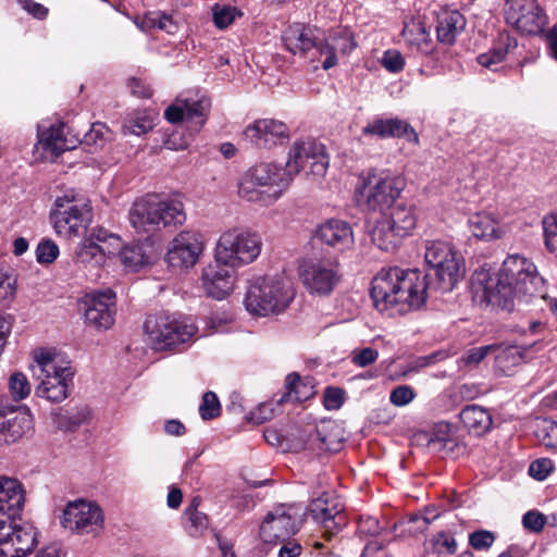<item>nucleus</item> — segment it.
<instances>
[{
  "label": "nucleus",
  "mask_w": 557,
  "mask_h": 557,
  "mask_svg": "<svg viewBox=\"0 0 557 557\" xmlns=\"http://www.w3.org/2000/svg\"><path fill=\"white\" fill-rule=\"evenodd\" d=\"M466 23L465 16L458 10L441 9L436 15L437 40L446 46L454 45L465 29Z\"/></svg>",
  "instance_id": "bb28decb"
},
{
  "label": "nucleus",
  "mask_w": 557,
  "mask_h": 557,
  "mask_svg": "<svg viewBox=\"0 0 557 557\" xmlns=\"http://www.w3.org/2000/svg\"><path fill=\"white\" fill-rule=\"evenodd\" d=\"M433 546L440 554H455L457 550V542L455 537L445 531L438 532L433 537Z\"/></svg>",
  "instance_id": "338daca9"
},
{
  "label": "nucleus",
  "mask_w": 557,
  "mask_h": 557,
  "mask_svg": "<svg viewBox=\"0 0 557 557\" xmlns=\"http://www.w3.org/2000/svg\"><path fill=\"white\" fill-rule=\"evenodd\" d=\"M403 237L408 236L416 227L417 216L411 206L397 203L385 219Z\"/></svg>",
  "instance_id": "e433bc0d"
},
{
  "label": "nucleus",
  "mask_w": 557,
  "mask_h": 557,
  "mask_svg": "<svg viewBox=\"0 0 557 557\" xmlns=\"http://www.w3.org/2000/svg\"><path fill=\"white\" fill-rule=\"evenodd\" d=\"M309 511L312 519L323 527V537L327 541L347 524L344 504L333 491L323 492L312 499Z\"/></svg>",
  "instance_id": "9b49d317"
},
{
  "label": "nucleus",
  "mask_w": 557,
  "mask_h": 557,
  "mask_svg": "<svg viewBox=\"0 0 557 557\" xmlns=\"http://www.w3.org/2000/svg\"><path fill=\"white\" fill-rule=\"evenodd\" d=\"M24 504L23 484L17 479L0 476V515L16 518L22 512Z\"/></svg>",
  "instance_id": "a878e982"
},
{
  "label": "nucleus",
  "mask_w": 557,
  "mask_h": 557,
  "mask_svg": "<svg viewBox=\"0 0 557 557\" xmlns=\"http://www.w3.org/2000/svg\"><path fill=\"white\" fill-rule=\"evenodd\" d=\"M0 515V557H5V554L12 553L9 546L10 536L14 533V520Z\"/></svg>",
  "instance_id": "0e129e2a"
},
{
  "label": "nucleus",
  "mask_w": 557,
  "mask_h": 557,
  "mask_svg": "<svg viewBox=\"0 0 557 557\" xmlns=\"http://www.w3.org/2000/svg\"><path fill=\"white\" fill-rule=\"evenodd\" d=\"M152 127L153 120L147 114H141L136 117L129 119L123 125V133L140 136L143 134L148 133L150 129H152Z\"/></svg>",
  "instance_id": "13d9d810"
},
{
  "label": "nucleus",
  "mask_w": 557,
  "mask_h": 557,
  "mask_svg": "<svg viewBox=\"0 0 557 557\" xmlns=\"http://www.w3.org/2000/svg\"><path fill=\"white\" fill-rule=\"evenodd\" d=\"M282 38L286 49L293 54H305L317 45L312 29L302 24L288 26Z\"/></svg>",
  "instance_id": "c85d7f7f"
},
{
  "label": "nucleus",
  "mask_w": 557,
  "mask_h": 557,
  "mask_svg": "<svg viewBox=\"0 0 557 557\" xmlns=\"http://www.w3.org/2000/svg\"><path fill=\"white\" fill-rule=\"evenodd\" d=\"M197 330L187 318L169 312L150 314L144 323L148 343L157 351L180 348L194 338Z\"/></svg>",
  "instance_id": "39448f33"
},
{
  "label": "nucleus",
  "mask_w": 557,
  "mask_h": 557,
  "mask_svg": "<svg viewBox=\"0 0 557 557\" xmlns=\"http://www.w3.org/2000/svg\"><path fill=\"white\" fill-rule=\"evenodd\" d=\"M403 36L409 45L416 46L421 53L429 54L433 51L430 34L421 22L405 25Z\"/></svg>",
  "instance_id": "a19ab883"
},
{
  "label": "nucleus",
  "mask_w": 557,
  "mask_h": 557,
  "mask_svg": "<svg viewBox=\"0 0 557 557\" xmlns=\"http://www.w3.org/2000/svg\"><path fill=\"white\" fill-rule=\"evenodd\" d=\"M286 392L276 400V405H282L288 401L300 403L308 398V394L302 389L307 385L301 382V377L297 372L289 373L285 379Z\"/></svg>",
  "instance_id": "c03bdc74"
},
{
  "label": "nucleus",
  "mask_w": 557,
  "mask_h": 557,
  "mask_svg": "<svg viewBox=\"0 0 557 557\" xmlns=\"http://www.w3.org/2000/svg\"><path fill=\"white\" fill-rule=\"evenodd\" d=\"M109 134V128L100 122L94 123L88 132L84 133L83 138H76V141L86 146L102 147Z\"/></svg>",
  "instance_id": "8fccbe9b"
},
{
  "label": "nucleus",
  "mask_w": 557,
  "mask_h": 557,
  "mask_svg": "<svg viewBox=\"0 0 557 557\" xmlns=\"http://www.w3.org/2000/svg\"><path fill=\"white\" fill-rule=\"evenodd\" d=\"M122 263L132 269H137L146 263L145 253L140 246H127L117 251Z\"/></svg>",
  "instance_id": "5fc2aeb1"
},
{
  "label": "nucleus",
  "mask_w": 557,
  "mask_h": 557,
  "mask_svg": "<svg viewBox=\"0 0 557 557\" xmlns=\"http://www.w3.org/2000/svg\"><path fill=\"white\" fill-rule=\"evenodd\" d=\"M210 107V100L205 97L176 99L175 103L165 109L164 117L172 124L186 121L194 131L198 132L207 121Z\"/></svg>",
  "instance_id": "f3484780"
},
{
  "label": "nucleus",
  "mask_w": 557,
  "mask_h": 557,
  "mask_svg": "<svg viewBox=\"0 0 557 557\" xmlns=\"http://www.w3.org/2000/svg\"><path fill=\"white\" fill-rule=\"evenodd\" d=\"M137 25L141 29L147 28H158L161 30H165L168 34H174L177 30V25L173 21V17L169 14H165L163 12H149L145 14L143 17L140 24L137 23Z\"/></svg>",
  "instance_id": "a18cd8bd"
},
{
  "label": "nucleus",
  "mask_w": 557,
  "mask_h": 557,
  "mask_svg": "<svg viewBox=\"0 0 557 557\" xmlns=\"http://www.w3.org/2000/svg\"><path fill=\"white\" fill-rule=\"evenodd\" d=\"M460 421L469 432L483 435L492 426V416L479 405H467L459 413Z\"/></svg>",
  "instance_id": "2f4dec72"
},
{
  "label": "nucleus",
  "mask_w": 557,
  "mask_h": 557,
  "mask_svg": "<svg viewBox=\"0 0 557 557\" xmlns=\"http://www.w3.org/2000/svg\"><path fill=\"white\" fill-rule=\"evenodd\" d=\"M91 418V410L88 406H82L74 412L60 411L54 414V423L57 426L65 432H74L81 425L87 423Z\"/></svg>",
  "instance_id": "79ce46f5"
},
{
  "label": "nucleus",
  "mask_w": 557,
  "mask_h": 557,
  "mask_svg": "<svg viewBox=\"0 0 557 557\" xmlns=\"http://www.w3.org/2000/svg\"><path fill=\"white\" fill-rule=\"evenodd\" d=\"M544 236L547 249L557 256V219L544 220Z\"/></svg>",
  "instance_id": "774afa93"
},
{
  "label": "nucleus",
  "mask_w": 557,
  "mask_h": 557,
  "mask_svg": "<svg viewBox=\"0 0 557 557\" xmlns=\"http://www.w3.org/2000/svg\"><path fill=\"white\" fill-rule=\"evenodd\" d=\"M198 499L194 498L191 504L186 508L187 517L186 530L191 536L200 535L208 528V517L203 512L198 511Z\"/></svg>",
  "instance_id": "49530a36"
},
{
  "label": "nucleus",
  "mask_w": 557,
  "mask_h": 557,
  "mask_svg": "<svg viewBox=\"0 0 557 557\" xmlns=\"http://www.w3.org/2000/svg\"><path fill=\"white\" fill-rule=\"evenodd\" d=\"M298 276L306 292L314 297H329L343 280L335 258L306 259L298 267Z\"/></svg>",
  "instance_id": "1a4fd4ad"
},
{
  "label": "nucleus",
  "mask_w": 557,
  "mask_h": 557,
  "mask_svg": "<svg viewBox=\"0 0 557 557\" xmlns=\"http://www.w3.org/2000/svg\"><path fill=\"white\" fill-rule=\"evenodd\" d=\"M246 174L268 191L280 189V197L293 180L287 164L282 168L275 163L264 162L252 166Z\"/></svg>",
  "instance_id": "b1692460"
},
{
  "label": "nucleus",
  "mask_w": 557,
  "mask_h": 557,
  "mask_svg": "<svg viewBox=\"0 0 557 557\" xmlns=\"http://www.w3.org/2000/svg\"><path fill=\"white\" fill-rule=\"evenodd\" d=\"M128 221L137 234L149 237L162 230L184 224L186 213L182 201L161 200L156 194H147L133 202Z\"/></svg>",
  "instance_id": "f03ea898"
},
{
  "label": "nucleus",
  "mask_w": 557,
  "mask_h": 557,
  "mask_svg": "<svg viewBox=\"0 0 557 557\" xmlns=\"http://www.w3.org/2000/svg\"><path fill=\"white\" fill-rule=\"evenodd\" d=\"M85 323L96 330H108L115 321V293L111 288L95 290L84 298Z\"/></svg>",
  "instance_id": "2eb2a0df"
},
{
  "label": "nucleus",
  "mask_w": 557,
  "mask_h": 557,
  "mask_svg": "<svg viewBox=\"0 0 557 557\" xmlns=\"http://www.w3.org/2000/svg\"><path fill=\"white\" fill-rule=\"evenodd\" d=\"M262 238L253 231L233 227L219 238L214 259L236 269L253 262L261 252Z\"/></svg>",
  "instance_id": "0eeeda50"
},
{
  "label": "nucleus",
  "mask_w": 557,
  "mask_h": 557,
  "mask_svg": "<svg viewBox=\"0 0 557 557\" xmlns=\"http://www.w3.org/2000/svg\"><path fill=\"white\" fill-rule=\"evenodd\" d=\"M9 546L11 552L5 557H25L37 544V533L32 524L17 525L14 523V533L10 536Z\"/></svg>",
  "instance_id": "7c9ffc66"
},
{
  "label": "nucleus",
  "mask_w": 557,
  "mask_h": 557,
  "mask_svg": "<svg viewBox=\"0 0 557 557\" xmlns=\"http://www.w3.org/2000/svg\"><path fill=\"white\" fill-rule=\"evenodd\" d=\"M33 431V417L27 410L0 404V443L13 444Z\"/></svg>",
  "instance_id": "412c9836"
},
{
  "label": "nucleus",
  "mask_w": 557,
  "mask_h": 557,
  "mask_svg": "<svg viewBox=\"0 0 557 557\" xmlns=\"http://www.w3.org/2000/svg\"><path fill=\"white\" fill-rule=\"evenodd\" d=\"M370 296L377 311L393 317L419 309L431 294L420 271L391 267L372 278Z\"/></svg>",
  "instance_id": "f257e3e1"
},
{
  "label": "nucleus",
  "mask_w": 557,
  "mask_h": 557,
  "mask_svg": "<svg viewBox=\"0 0 557 557\" xmlns=\"http://www.w3.org/2000/svg\"><path fill=\"white\" fill-rule=\"evenodd\" d=\"M301 520L293 506L280 505L270 511L260 525V539L271 545L288 541L300 529Z\"/></svg>",
  "instance_id": "f8f14e48"
},
{
  "label": "nucleus",
  "mask_w": 557,
  "mask_h": 557,
  "mask_svg": "<svg viewBox=\"0 0 557 557\" xmlns=\"http://www.w3.org/2000/svg\"><path fill=\"white\" fill-rule=\"evenodd\" d=\"M518 48V38L508 32L498 35L494 46L476 57V61L483 67L494 70V66L505 60L506 55Z\"/></svg>",
  "instance_id": "cd10ccee"
},
{
  "label": "nucleus",
  "mask_w": 557,
  "mask_h": 557,
  "mask_svg": "<svg viewBox=\"0 0 557 557\" xmlns=\"http://www.w3.org/2000/svg\"><path fill=\"white\" fill-rule=\"evenodd\" d=\"M9 391L14 400L25 399L30 393V384L25 374L15 372L10 376Z\"/></svg>",
  "instance_id": "603ef678"
},
{
  "label": "nucleus",
  "mask_w": 557,
  "mask_h": 557,
  "mask_svg": "<svg viewBox=\"0 0 557 557\" xmlns=\"http://www.w3.org/2000/svg\"><path fill=\"white\" fill-rule=\"evenodd\" d=\"M237 16H242V13L234 7H219L216 4L213 8V22L214 25L220 29L228 27L236 20Z\"/></svg>",
  "instance_id": "4d7b16f0"
},
{
  "label": "nucleus",
  "mask_w": 557,
  "mask_h": 557,
  "mask_svg": "<svg viewBox=\"0 0 557 557\" xmlns=\"http://www.w3.org/2000/svg\"><path fill=\"white\" fill-rule=\"evenodd\" d=\"M528 428L532 435L546 448L557 449V421L535 417L529 421Z\"/></svg>",
  "instance_id": "c9c22d12"
},
{
  "label": "nucleus",
  "mask_w": 557,
  "mask_h": 557,
  "mask_svg": "<svg viewBox=\"0 0 557 557\" xmlns=\"http://www.w3.org/2000/svg\"><path fill=\"white\" fill-rule=\"evenodd\" d=\"M424 259L430 271L421 277L431 296L451 292L462 277L460 260L453 245L445 240L425 242Z\"/></svg>",
  "instance_id": "7ed1b4c3"
},
{
  "label": "nucleus",
  "mask_w": 557,
  "mask_h": 557,
  "mask_svg": "<svg viewBox=\"0 0 557 557\" xmlns=\"http://www.w3.org/2000/svg\"><path fill=\"white\" fill-rule=\"evenodd\" d=\"M59 256V247L51 239L41 240L36 248V259L40 264L52 263Z\"/></svg>",
  "instance_id": "680f3d73"
},
{
  "label": "nucleus",
  "mask_w": 557,
  "mask_h": 557,
  "mask_svg": "<svg viewBox=\"0 0 557 557\" xmlns=\"http://www.w3.org/2000/svg\"><path fill=\"white\" fill-rule=\"evenodd\" d=\"M540 296L546 301L549 297L546 295V281L537 271L533 262L524 258V296Z\"/></svg>",
  "instance_id": "37998d69"
},
{
  "label": "nucleus",
  "mask_w": 557,
  "mask_h": 557,
  "mask_svg": "<svg viewBox=\"0 0 557 557\" xmlns=\"http://www.w3.org/2000/svg\"><path fill=\"white\" fill-rule=\"evenodd\" d=\"M495 540V533L488 530H476L469 534V545L475 550H487Z\"/></svg>",
  "instance_id": "e2e57ef3"
},
{
  "label": "nucleus",
  "mask_w": 557,
  "mask_h": 557,
  "mask_svg": "<svg viewBox=\"0 0 557 557\" xmlns=\"http://www.w3.org/2000/svg\"><path fill=\"white\" fill-rule=\"evenodd\" d=\"M405 188V180L386 173L368 172L361 185L356 188V200L369 210L381 211L391 208Z\"/></svg>",
  "instance_id": "6e6552de"
},
{
  "label": "nucleus",
  "mask_w": 557,
  "mask_h": 557,
  "mask_svg": "<svg viewBox=\"0 0 557 557\" xmlns=\"http://www.w3.org/2000/svg\"><path fill=\"white\" fill-rule=\"evenodd\" d=\"M236 271V268L214 259V263L206 267L201 275L202 286L207 295L218 300L228 296L234 289Z\"/></svg>",
  "instance_id": "aec40b11"
},
{
  "label": "nucleus",
  "mask_w": 557,
  "mask_h": 557,
  "mask_svg": "<svg viewBox=\"0 0 557 557\" xmlns=\"http://www.w3.org/2000/svg\"><path fill=\"white\" fill-rule=\"evenodd\" d=\"M44 375L36 387V395L51 403H61L69 396V385L74 377V370L70 366H59L58 362L44 363Z\"/></svg>",
  "instance_id": "4468645a"
},
{
  "label": "nucleus",
  "mask_w": 557,
  "mask_h": 557,
  "mask_svg": "<svg viewBox=\"0 0 557 557\" xmlns=\"http://www.w3.org/2000/svg\"><path fill=\"white\" fill-rule=\"evenodd\" d=\"M287 166L293 177L300 171L315 177L324 176L329 168L325 147L314 140L294 143L288 154Z\"/></svg>",
  "instance_id": "9d476101"
},
{
  "label": "nucleus",
  "mask_w": 557,
  "mask_h": 557,
  "mask_svg": "<svg viewBox=\"0 0 557 557\" xmlns=\"http://www.w3.org/2000/svg\"><path fill=\"white\" fill-rule=\"evenodd\" d=\"M246 141L259 149H271L289 140V127L275 119H259L243 132Z\"/></svg>",
  "instance_id": "dca6fc26"
},
{
  "label": "nucleus",
  "mask_w": 557,
  "mask_h": 557,
  "mask_svg": "<svg viewBox=\"0 0 557 557\" xmlns=\"http://www.w3.org/2000/svg\"><path fill=\"white\" fill-rule=\"evenodd\" d=\"M330 40L334 42L336 51L343 54L351 52L357 47L354 35L347 27L332 29L330 32Z\"/></svg>",
  "instance_id": "09e8293b"
},
{
  "label": "nucleus",
  "mask_w": 557,
  "mask_h": 557,
  "mask_svg": "<svg viewBox=\"0 0 557 557\" xmlns=\"http://www.w3.org/2000/svg\"><path fill=\"white\" fill-rule=\"evenodd\" d=\"M71 200V205L63 211V198L55 201L59 210L52 214L53 225L58 234L77 236L85 230L91 220V208L87 203H77ZM70 202V200H67Z\"/></svg>",
  "instance_id": "a211bd4d"
},
{
  "label": "nucleus",
  "mask_w": 557,
  "mask_h": 557,
  "mask_svg": "<svg viewBox=\"0 0 557 557\" xmlns=\"http://www.w3.org/2000/svg\"><path fill=\"white\" fill-rule=\"evenodd\" d=\"M469 228L473 236L482 240L498 239L504 231L491 213L478 212L468 220Z\"/></svg>",
  "instance_id": "473e14b6"
},
{
  "label": "nucleus",
  "mask_w": 557,
  "mask_h": 557,
  "mask_svg": "<svg viewBox=\"0 0 557 557\" xmlns=\"http://www.w3.org/2000/svg\"><path fill=\"white\" fill-rule=\"evenodd\" d=\"M16 294V278L8 265H0V305L11 302Z\"/></svg>",
  "instance_id": "de8ad7c7"
},
{
  "label": "nucleus",
  "mask_w": 557,
  "mask_h": 557,
  "mask_svg": "<svg viewBox=\"0 0 557 557\" xmlns=\"http://www.w3.org/2000/svg\"><path fill=\"white\" fill-rule=\"evenodd\" d=\"M314 238L321 244L336 250H344L354 244L352 230L349 223L331 219L322 223L315 231Z\"/></svg>",
  "instance_id": "393cba45"
},
{
  "label": "nucleus",
  "mask_w": 557,
  "mask_h": 557,
  "mask_svg": "<svg viewBox=\"0 0 557 557\" xmlns=\"http://www.w3.org/2000/svg\"><path fill=\"white\" fill-rule=\"evenodd\" d=\"M521 362L522 348L517 345L505 346L495 357L496 369L507 376L518 372Z\"/></svg>",
  "instance_id": "ea45409f"
},
{
  "label": "nucleus",
  "mask_w": 557,
  "mask_h": 557,
  "mask_svg": "<svg viewBox=\"0 0 557 557\" xmlns=\"http://www.w3.org/2000/svg\"><path fill=\"white\" fill-rule=\"evenodd\" d=\"M203 245L200 235L195 232L184 231L177 234L171 242V246L166 253V260L173 268H191L194 267Z\"/></svg>",
  "instance_id": "6ab92c4d"
},
{
  "label": "nucleus",
  "mask_w": 557,
  "mask_h": 557,
  "mask_svg": "<svg viewBox=\"0 0 557 557\" xmlns=\"http://www.w3.org/2000/svg\"><path fill=\"white\" fill-rule=\"evenodd\" d=\"M65 125L63 123L51 125L45 131H39L38 140L45 150H49L57 156L65 150L76 147V139H67L64 136Z\"/></svg>",
  "instance_id": "c756f323"
},
{
  "label": "nucleus",
  "mask_w": 557,
  "mask_h": 557,
  "mask_svg": "<svg viewBox=\"0 0 557 557\" xmlns=\"http://www.w3.org/2000/svg\"><path fill=\"white\" fill-rule=\"evenodd\" d=\"M524 10H528L524 14V34L543 37L548 22L544 10L536 0H524Z\"/></svg>",
  "instance_id": "4c0bfd02"
},
{
  "label": "nucleus",
  "mask_w": 557,
  "mask_h": 557,
  "mask_svg": "<svg viewBox=\"0 0 557 557\" xmlns=\"http://www.w3.org/2000/svg\"><path fill=\"white\" fill-rule=\"evenodd\" d=\"M499 348L496 345H484L480 347H473L465 351L461 356L460 361L468 367H476L488 354Z\"/></svg>",
  "instance_id": "052dcab7"
},
{
  "label": "nucleus",
  "mask_w": 557,
  "mask_h": 557,
  "mask_svg": "<svg viewBox=\"0 0 557 557\" xmlns=\"http://www.w3.org/2000/svg\"><path fill=\"white\" fill-rule=\"evenodd\" d=\"M372 242L383 251L394 250L404 238L398 235L396 230L385 220L376 223L371 233Z\"/></svg>",
  "instance_id": "58836bf2"
},
{
  "label": "nucleus",
  "mask_w": 557,
  "mask_h": 557,
  "mask_svg": "<svg viewBox=\"0 0 557 557\" xmlns=\"http://www.w3.org/2000/svg\"><path fill=\"white\" fill-rule=\"evenodd\" d=\"M102 523L101 508L83 499L70 502L61 517L62 527L77 534L96 532Z\"/></svg>",
  "instance_id": "ddd939ff"
},
{
  "label": "nucleus",
  "mask_w": 557,
  "mask_h": 557,
  "mask_svg": "<svg viewBox=\"0 0 557 557\" xmlns=\"http://www.w3.org/2000/svg\"><path fill=\"white\" fill-rule=\"evenodd\" d=\"M199 413L203 420H212L221 414V405L215 393L209 391L203 394Z\"/></svg>",
  "instance_id": "3c124183"
},
{
  "label": "nucleus",
  "mask_w": 557,
  "mask_h": 557,
  "mask_svg": "<svg viewBox=\"0 0 557 557\" xmlns=\"http://www.w3.org/2000/svg\"><path fill=\"white\" fill-rule=\"evenodd\" d=\"M110 256H114V249L87 238H84L75 250V260L84 264L100 265Z\"/></svg>",
  "instance_id": "f704fd0d"
},
{
  "label": "nucleus",
  "mask_w": 557,
  "mask_h": 557,
  "mask_svg": "<svg viewBox=\"0 0 557 557\" xmlns=\"http://www.w3.org/2000/svg\"><path fill=\"white\" fill-rule=\"evenodd\" d=\"M522 274V257L510 255L495 276H490L482 289V301L493 309L511 312L515 299L520 290V275Z\"/></svg>",
  "instance_id": "423d86ee"
},
{
  "label": "nucleus",
  "mask_w": 557,
  "mask_h": 557,
  "mask_svg": "<svg viewBox=\"0 0 557 557\" xmlns=\"http://www.w3.org/2000/svg\"><path fill=\"white\" fill-rule=\"evenodd\" d=\"M416 397L414 389L409 385H399L392 389L389 401L396 407H403L410 404Z\"/></svg>",
  "instance_id": "69168bd1"
},
{
  "label": "nucleus",
  "mask_w": 557,
  "mask_h": 557,
  "mask_svg": "<svg viewBox=\"0 0 557 557\" xmlns=\"http://www.w3.org/2000/svg\"><path fill=\"white\" fill-rule=\"evenodd\" d=\"M555 470L554 461L550 458L542 457L533 460L528 469V474L539 481L542 482L546 480L550 473Z\"/></svg>",
  "instance_id": "864d4df0"
},
{
  "label": "nucleus",
  "mask_w": 557,
  "mask_h": 557,
  "mask_svg": "<svg viewBox=\"0 0 557 557\" xmlns=\"http://www.w3.org/2000/svg\"><path fill=\"white\" fill-rule=\"evenodd\" d=\"M506 23L521 34L520 22L522 21V0H506L504 7Z\"/></svg>",
  "instance_id": "6e6d98bb"
},
{
  "label": "nucleus",
  "mask_w": 557,
  "mask_h": 557,
  "mask_svg": "<svg viewBox=\"0 0 557 557\" xmlns=\"http://www.w3.org/2000/svg\"><path fill=\"white\" fill-rule=\"evenodd\" d=\"M294 297V288L284 278L261 276L248 286L244 304L250 314L267 317L283 312Z\"/></svg>",
  "instance_id": "20e7f679"
},
{
  "label": "nucleus",
  "mask_w": 557,
  "mask_h": 557,
  "mask_svg": "<svg viewBox=\"0 0 557 557\" xmlns=\"http://www.w3.org/2000/svg\"><path fill=\"white\" fill-rule=\"evenodd\" d=\"M364 136H376L379 138H401L418 146L419 136L414 128L406 121L398 117L393 119H374L362 128Z\"/></svg>",
  "instance_id": "5701e85b"
},
{
  "label": "nucleus",
  "mask_w": 557,
  "mask_h": 557,
  "mask_svg": "<svg viewBox=\"0 0 557 557\" xmlns=\"http://www.w3.org/2000/svg\"><path fill=\"white\" fill-rule=\"evenodd\" d=\"M420 436L431 451L443 456H457L465 448L458 441L456 426L449 422H437Z\"/></svg>",
  "instance_id": "4be33fe9"
},
{
  "label": "nucleus",
  "mask_w": 557,
  "mask_h": 557,
  "mask_svg": "<svg viewBox=\"0 0 557 557\" xmlns=\"http://www.w3.org/2000/svg\"><path fill=\"white\" fill-rule=\"evenodd\" d=\"M238 195L247 201L269 206L280 198V189L268 191L245 173L238 184Z\"/></svg>",
  "instance_id": "72a5a7b5"
},
{
  "label": "nucleus",
  "mask_w": 557,
  "mask_h": 557,
  "mask_svg": "<svg viewBox=\"0 0 557 557\" xmlns=\"http://www.w3.org/2000/svg\"><path fill=\"white\" fill-rule=\"evenodd\" d=\"M86 238L97 242L102 246L111 247V249H114V255H116L121 248V238L103 227L94 228Z\"/></svg>",
  "instance_id": "bf43d9fd"
}]
</instances>
